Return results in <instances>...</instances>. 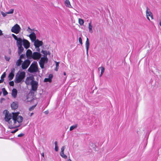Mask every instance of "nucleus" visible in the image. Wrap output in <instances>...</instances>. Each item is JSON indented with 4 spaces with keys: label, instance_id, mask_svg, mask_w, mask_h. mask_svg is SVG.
Segmentation results:
<instances>
[{
    "label": "nucleus",
    "instance_id": "obj_1",
    "mask_svg": "<svg viewBox=\"0 0 161 161\" xmlns=\"http://www.w3.org/2000/svg\"><path fill=\"white\" fill-rule=\"evenodd\" d=\"M19 112H15L13 117L12 126H11V128H14L18 127L19 124H21L23 121V118L21 115H19Z\"/></svg>",
    "mask_w": 161,
    "mask_h": 161
},
{
    "label": "nucleus",
    "instance_id": "obj_2",
    "mask_svg": "<svg viewBox=\"0 0 161 161\" xmlns=\"http://www.w3.org/2000/svg\"><path fill=\"white\" fill-rule=\"evenodd\" d=\"M25 76V73L24 71H19L16 74L14 79V82L16 83H19L23 81Z\"/></svg>",
    "mask_w": 161,
    "mask_h": 161
},
{
    "label": "nucleus",
    "instance_id": "obj_3",
    "mask_svg": "<svg viewBox=\"0 0 161 161\" xmlns=\"http://www.w3.org/2000/svg\"><path fill=\"white\" fill-rule=\"evenodd\" d=\"M14 113V112L10 113L9 111H6L5 114L4 119L6 122H8L10 128L11 127V126H12V121L11 119H13Z\"/></svg>",
    "mask_w": 161,
    "mask_h": 161
},
{
    "label": "nucleus",
    "instance_id": "obj_4",
    "mask_svg": "<svg viewBox=\"0 0 161 161\" xmlns=\"http://www.w3.org/2000/svg\"><path fill=\"white\" fill-rule=\"evenodd\" d=\"M38 68L36 65V63H32L28 69V71L30 73L36 72L37 71Z\"/></svg>",
    "mask_w": 161,
    "mask_h": 161
},
{
    "label": "nucleus",
    "instance_id": "obj_5",
    "mask_svg": "<svg viewBox=\"0 0 161 161\" xmlns=\"http://www.w3.org/2000/svg\"><path fill=\"white\" fill-rule=\"evenodd\" d=\"M20 29L19 26L18 24H16L12 27L11 31L12 32L17 34L19 32Z\"/></svg>",
    "mask_w": 161,
    "mask_h": 161
},
{
    "label": "nucleus",
    "instance_id": "obj_6",
    "mask_svg": "<svg viewBox=\"0 0 161 161\" xmlns=\"http://www.w3.org/2000/svg\"><path fill=\"white\" fill-rule=\"evenodd\" d=\"M48 58L47 57H42L41 58L39 62V64L40 67L42 69H43L44 67V64L45 63L47 62Z\"/></svg>",
    "mask_w": 161,
    "mask_h": 161
},
{
    "label": "nucleus",
    "instance_id": "obj_7",
    "mask_svg": "<svg viewBox=\"0 0 161 161\" xmlns=\"http://www.w3.org/2000/svg\"><path fill=\"white\" fill-rule=\"evenodd\" d=\"M31 62L29 60H26L24 61L22 65V68L23 69H27L30 64Z\"/></svg>",
    "mask_w": 161,
    "mask_h": 161
},
{
    "label": "nucleus",
    "instance_id": "obj_8",
    "mask_svg": "<svg viewBox=\"0 0 161 161\" xmlns=\"http://www.w3.org/2000/svg\"><path fill=\"white\" fill-rule=\"evenodd\" d=\"M31 85L32 90L36 91L37 90L38 85V83L37 81L35 80L32 81Z\"/></svg>",
    "mask_w": 161,
    "mask_h": 161
},
{
    "label": "nucleus",
    "instance_id": "obj_9",
    "mask_svg": "<svg viewBox=\"0 0 161 161\" xmlns=\"http://www.w3.org/2000/svg\"><path fill=\"white\" fill-rule=\"evenodd\" d=\"M41 56V54L40 53L35 52L33 53L32 58L34 59H39Z\"/></svg>",
    "mask_w": 161,
    "mask_h": 161
},
{
    "label": "nucleus",
    "instance_id": "obj_10",
    "mask_svg": "<svg viewBox=\"0 0 161 161\" xmlns=\"http://www.w3.org/2000/svg\"><path fill=\"white\" fill-rule=\"evenodd\" d=\"M33 77L31 76L27 77L25 80V83L27 85H31L32 81H34Z\"/></svg>",
    "mask_w": 161,
    "mask_h": 161
},
{
    "label": "nucleus",
    "instance_id": "obj_11",
    "mask_svg": "<svg viewBox=\"0 0 161 161\" xmlns=\"http://www.w3.org/2000/svg\"><path fill=\"white\" fill-rule=\"evenodd\" d=\"M43 43L42 41H40L38 39H36L34 42V45L35 47H39L42 45Z\"/></svg>",
    "mask_w": 161,
    "mask_h": 161
},
{
    "label": "nucleus",
    "instance_id": "obj_12",
    "mask_svg": "<svg viewBox=\"0 0 161 161\" xmlns=\"http://www.w3.org/2000/svg\"><path fill=\"white\" fill-rule=\"evenodd\" d=\"M23 43L24 47L26 49H28L30 46V43L27 40L23 39Z\"/></svg>",
    "mask_w": 161,
    "mask_h": 161
},
{
    "label": "nucleus",
    "instance_id": "obj_13",
    "mask_svg": "<svg viewBox=\"0 0 161 161\" xmlns=\"http://www.w3.org/2000/svg\"><path fill=\"white\" fill-rule=\"evenodd\" d=\"M28 36L30 38L31 41L32 42H34L36 40L35 32L30 34Z\"/></svg>",
    "mask_w": 161,
    "mask_h": 161
},
{
    "label": "nucleus",
    "instance_id": "obj_14",
    "mask_svg": "<svg viewBox=\"0 0 161 161\" xmlns=\"http://www.w3.org/2000/svg\"><path fill=\"white\" fill-rule=\"evenodd\" d=\"M65 148V146H63L61 147L60 155L62 158L65 159H66L67 158V156L66 155L64 154V151Z\"/></svg>",
    "mask_w": 161,
    "mask_h": 161
},
{
    "label": "nucleus",
    "instance_id": "obj_15",
    "mask_svg": "<svg viewBox=\"0 0 161 161\" xmlns=\"http://www.w3.org/2000/svg\"><path fill=\"white\" fill-rule=\"evenodd\" d=\"M89 39L87 38L85 43V45L86 50V54L87 55H88V51L89 48Z\"/></svg>",
    "mask_w": 161,
    "mask_h": 161
},
{
    "label": "nucleus",
    "instance_id": "obj_16",
    "mask_svg": "<svg viewBox=\"0 0 161 161\" xmlns=\"http://www.w3.org/2000/svg\"><path fill=\"white\" fill-rule=\"evenodd\" d=\"M146 15L147 16H150L151 17L152 19H153L152 14L150 10L148 8V7L147 8Z\"/></svg>",
    "mask_w": 161,
    "mask_h": 161
},
{
    "label": "nucleus",
    "instance_id": "obj_17",
    "mask_svg": "<svg viewBox=\"0 0 161 161\" xmlns=\"http://www.w3.org/2000/svg\"><path fill=\"white\" fill-rule=\"evenodd\" d=\"M17 94V91L16 89H13L12 90V96L14 98L16 97Z\"/></svg>",
    "mask_w": 161,
    "mask_h": 161
},
{
    "label": "nucleus",
    "instance_id": "obj_18",
    "mask_svg": "<svg viewBox=\"0 0 161 161\" xmlns=\"http://www.w3.org/2000/svg\"><path fill=\"white\" fill-rule=\"evenodd\" d=\"M17 46H22V43L23 42V40H22L21 38H19L17 40Z\"/></svg>",
    "mask_w": 161,
    "mask_h": 161
},
{
    "label": "nucleus",
    "instance_id": "obj_19",
    "mask_svg": "<svg viewBox=\"0 0 161 161\" xmlns=\"http://www.w3.org/2000/svg\"><path fill=\"white\" fill-rule=\"evenodd\" d=\"M11 107L12 108L13 110H15L18 107V105L17 103L16 102H13L11 104Z\"/></svg>",
    "mask_w": 161,
    "mask_h": 161
},
{
    "label": "nucleus",
    "instance_id": "obj_20",
    "mask_svg": "<svg viewBox=\"0 0 161 161\" xmlns=\"http://www.w3.org/2000/svg\"><path fill=\"white\" fill-rule=\"evenodd\" d=\"M26 55L27 57H32V51L30 49H28L26 51Z\"/></svg>",
    "mask_w": 161,
    "mask_h": 161
},
{
    "label": "nucleus",
    "instance_id": "obj_21",
    "mask_svg": "<svg viewBox=\"0 0 161 161\" xmlns=\"http://www.w3.org/2000/svg\"><path fill=\"white\" fill-rule=\"evenodd\" d=\"M18 47V53L19 55L23 51L24 48L22 46H17Z\"/></svg>",
    "mask_w": 161,
    "mask_h": 161
},
{
    "label": "nucleus",
    "instance_id": "obj_22",
    "mask_svg": "<svg viewBox=\"0 0 161 161\" xmlns=\"http://www.w3.org/2000/svg\"><path fill=\"white\" fill-rule=\"evenodd\" d=\"M29 33L31 34L32 33L35 32H36L37 31L36 30H35L34 29H31L29 27H28V29L26 30Z\"/></svg>",
    "mask_w": 161,
    "mask_h": 161
},
{
    "label": "nucleus",
    "instance_id": "obj_23",
    "mask_svg": "<svg viewBox=\"0 0 161 161\" xmlns=\"http://www.w3.org/2000/svg\"><path fill=\"white\" fill-rule=\"evenodd\" d=\"M65 6L69 8L71 7V6L70 4L69 1V0H66L65 1Z\"/></svg>",
    "mask_w": 161,
    "mask_h": 161
},
{
    "label": "nucleus",
    "instance_id": "obj_24",
    "mask_svg": "<svg viewBox=\"0 0 161 161\" xmlns=\"http://www.w3.org/2000/svg\"><path fill=\"white\" fill-rule=\"evenodd\" d=\"M92 28V26L91 25V21H90V22L88 24V29L89 32L91 33H92L93 32Z\"/></svg>",
    "mask_w": 161,
    "mask_h": 161
},
{
    "label": "nucleus",
    "instance_id": "obj_25",
    "mask_svg": "<svg viewBox=\"0 0 161 161\" xmlns=\"http://www.w3.org/2000/svg\"><path fill=\"white\" fill-rule=\"evenodd\" d=\"M44 54V56L45 57H47V55L49 53V51L42 50L41 52Z\"/></svg>",
    "mask_w": 161,
    "mask_h": 161
},
{
    "label": "nucleus",
    "instance_id": "obj_26",
    "mask_svg": "<svg viewBox=\"0 0 161 161\" xmlns=\"http://www.w3.org/2000/svg\"><path fill=\"white\" fill-rule=\"evenodd\" d=\"M14 76V74L12 73H10L8 75L9 80H11Z\"/></svg>",
    "mask_w": 161,
    "mask_h": 161
},
{
    "label": "nucleus",
    "instance_id": "obj_27",
    "mask_svg": "<svg viewBox=\"0 0 161 161\" xmlns=\"http://www.w3.org/2000/svg\"><path fill=\"white\" fill-rule=\"evenodd\" d=\"M22 62V61L21 60H20V59H19L18 60H17L16 62V65L17 66H20L21 65Z\"/></svg>",
    "mask_w": 161,
    "mask_h": 161
},
{
    "label": "nucleus",
    "instance_id": "obj_28",
    "mask_svg": "<svg viewBox=\"0 0 161 161\" xmlns=\"http://www.w3.org/2000/svg\"><path fill=\"white\" fill-rule=\"evenodd\" d=\"M77 127V125L75 124L74 125L71 126L69 128V130L71 131L75 128H76Z\"/></svg>",
    "mask_w": 161,
    "mask_h": 161
},
{
    "label": "nucleus",
    "instance_id": "obj_29",
    "mask_svg": "<svg viewBox=\"0 0 161 161\" xmlns=\"http://www.w3.org/2000/svg\"><path fill=\"white\" fill-rule=\"evenodd\" d=\"M100 69L101 70V74H103V73L104 71L105 68L101 66L98 68V71H99Z\"/></svg>",
    "mask_w": 161,
    "mask_h": 161
},
{
    "label": "nucleus",
    "instance_id": "obj_30",
    "mask_svg": "<svg viewBox=\"0 0 161 161\" xmlns=\"http://www.w3.org/2000/svg\"><path fill=\"white\" fill-rule=\"evenodd\" d=\"M54 144L55 145V150L56 152H57L58 149V142L57 141H55L54 142Z\"/></svg>",
    "mask_w": 161,
    "mask_h": 161
},
{
    "label": "nucleus",
    "instance_id": "obj_31",
    "mask_svg": "<svg viewBox=\"0 0 161 161\" xmlns=\"http://www.w3.org/2000/svg\"><path fill=\"white\" fill-rule=\"evenodd\" d=\"M79 23L80 24V25H83L84 22L83 19H79L78 20Z\"/></svg>",
    "mask_w": 161,
    "mask_h": 161
},
{
    "label": "nucleus",
    "instance_id": "obj_32",
    "mask_svg": "<svg viewBox=\"0 0 161 161\" xmlns=\"http://www.w3.org/2000/svg\"><path fill=\"white\" fill-rule=\"evenodd\" d=\"M2 90L3 92V95L4 96H5L8 94V93L7 92V91L5 90V88H2Z\"/></svg>",
    "mask_w": 161,
    "mask_h": 161
},
{
    "label": "nucleus",
    "instance_id": "obj_33",
    "mask_svg": "<svg viewBox=\"0 0 161 161\" xmlns=\"http://www.w3.org/2000/svg\"><path fill=\"white\" fill-rule=\"evenodd\" d=\"M44 81L45 82H51L52 81V80L49 79V78H46L44 79Z\"/></svg>",
    "mask_w": 161,
    "mask_h": 161
},
{
    "label": "nucleus",
    "instance_id": "obj_34",
    "mask_svg": "<svg viewBox=\"0 0 161 161\" xmlns=\"http://www.w3.org/2000/svg\"><path fill=\"white\" fill-rule=\"evenodd\" d=\"M34 101L36 103V104H35V106H33L31 107V108H30L29 110H33L34 109V108L35 107V106L36 105V103H37V101L35 99L34 100Z\"/></svg>",
    "mask_w": 161,
    "mask_h": 161
},
{
    "label": "nucleus",
    "instance_id": "obj_35",
    "mask_svg": "<svg viewBox=\"0 0 161 161\" xmlns=\"http://www.w3.org/2000/svg\"><path fill=\"white\" fill-rule=\"evenodd\" d=\"M14 9H10L9 11L7 12V14H13L14 12Z\"/></svg>",
    "mask_w": 161,
    "mask_h": 161
},
{
    "label": "nucleus",
    "instance_id": "obj_36",
    "mask_svg": "<svg viewBox=\"0 0 161 161\" xmlns=\"http://www.w3.org/2000/svg\"><path fill=\"white\" fill-rule=\"evenodd\" d=\"M6 73L5 72H4L3 74L2 75L1 78L2 79H4V78L6 76Z\"/></svg>",
    "mask_w": 161,
    "mask_h": 161
},
{
    "label": "nucleus",
    "instance_id": "obj_37",
    "mask_svg": "<svg viewBox=\"0 0 161 161\" xmlns=\"http://www.w3.org/2000/svg\"><path fill=\"white\" fill-rule=\"evenodd\" d=\"M12 35L13 37H14V38L15 40H17V39H18V38H17V37L14 34H12Z\"/></svg>",
    "mask_w": 161,
    "mask_h": 161
},
{
    "label": "nucleus",
    "instance_id": "obj_38",
    "mask_svg": "<svg viewBox=\"0 0 161 161\" xmlns=\"http://www.w3.org/2000/svg\"><path fill=\"white\" fill-rule=\"evenodd\" d=\"M9 85L11 86H14V82L13 81H11L9 82Z\"/></svg>",
    "mask_w": 161,
    "mask_h": 161
},
{
    "label": "nucleus",
    "instance_id": "obj_39",
    "mask_svg": "<svg viewBox=\"0 0 161 161\" xmlns=\"http://www.w3.org/2000/svg\"><path fill=\"white\" fill-rule=\"evenodd\" d=\"M79 42L80 43L81 45H82V39H81V38L80 37L79 38Z\"/></svg>",
    "mask_w": 161,
    "mask_h": 161
},
{
    "label": "nucleus",
    "instance_id": "obj_40",
    "mask_svg": "<svg viewBox=\"0 0 161 161\" xmlns=\"http://www.w3.org/2000/svg\"><path fill=\"white\" fill-rule=\"evenodd\" d=\"M5 58L7 61H9L10 58L9 57H7L6 56H5Z\"/></svg>",
    "mask_w": 161,
    "mask_h": 161
},
{
    "label": "nucleus",
    "instance_id": "obj_41",
    "mask_svg": "<svg viewBox=\"0 0 161 161\" xmlns=\"http://www.w3.org/2000/svg\"><path fill=\"white\" fill-rule=\"evenodd\" d=\"M24 135V134L23 133H20L18 135V137H22Z\"/></svg>",
    "mask_w": 161,
    "mask_h": 161
},
{
    "label": "nucleus",
    "instance_id": "obj_42",
    "mask_svg": "<svg viewBox=\"0 0 161 161\" xmlns=\"http://www.w3.org/2000/svg\"><path fill=\"white\" fill-rule=\"evenodd\" d=\"M53 77V75L52 74H50L48 76V78H49V79L51 80Z\"/></svg>",
    "mask_w": 161,
    "mask_h": 161
},
{
    "label": "nucleus",
    "instance_id": "obj_43",
    "mask_svg": "<svg viewBox=\"0 0 161 161\" xmlns=\"http://www.w3.org/2000/svg\"><path fill=\"white\" fill-rule=\"evenodd\" d=\"M24 55H23V54H22V55H20V57H19V59H20V60H21V59H22L23 58H24Z\"/></svg>",
    "mask_w": 161,
    "mask_h": 161
},
{
    "label": "nucleus",
    "instance_id": "obj_44",
    "mask_svg": "<svg viewBox=\"0 0 161 161\" xmlns=\"http://www.w3.org/2000/svg\"><path fill=\"white\" fill-rule=\"evenodd\" d=\"M18 130V129H16L15 130H14L13 131H12L11 132V133H15L16 132H17Z\"/></svg>",
    "mask_w": 161,
    "mask_h": 161
},
{
    "label": "nucleus",
    "instance_id": "obj_45",
    "mask_svg": "<svg viewBox=\"0 0 161 161\" xmlns=\"http://www.w3.org/2000/svg\"><path fill=\"white\" fill-rule=\"evenodd\" d=\"M7 13H4V12L2 13V14L3 17H5L7 15Z\"/></svg>",
    "mask_w": 161,
    "mask_h": 161
},
{
    "label": "nucleus",
    "instance_id": "obj_46",
    "mask_svg": "<svg viewBox=\"0 0 161 161\" xmlns=\"http://www.w3.org/2000/svg\"><path fill=\"white\" fill-rule=\"evenodd\" d=\"M56 63V67H58L59 66V62L55 61Z\"/></svg>",
    "mask_w": 161,
    "mask_h": 161
},
{
    "label": "nucleus",
    "instance_id": "obj_47",
    "mask_svg": "<svg viewBox=\"0 0 161 161\" xmlns=\"http://www.w3.org/2000/svg\"><path fill=\"white\" fill-rule=\"evenodd\" d=\"M15 71V69L14 68L12 70L11 72L10 73H12V74H14Z\"/></svg>",
    "mask_w": 161,
    "mask_h": 161
},
{
    "label": "nucleus",
    "instance_id": "obj_48",
    "mask_svg": "<svg viewBox=\"0 0 161 161\" xmlns=\"http://www.w3.org/2000/svg\"><path fill=\"white\" fill-rule=\"evenodd\" d=\"M36 51L38 52H39L40 51V49L39 47H36Z\"/></svg>",
    "mask_w": 161,
    "mask_h": 161
},
{
    "label": "nucleus",
    "instance_id": "obj_49",
    "mask_svg": "<svg viewBox=\"0 0 161 161\" xmlns=\"http://www.w3.org/2000/svg\"><path fill=\"white\" fill-rule=\"evenodd\" d=\"M3 35V33L2 32V31L0 30V36H2Z\"/></svg>",
    "mask_w": 161,
    "mask_h": 161
},
{
    "label": "nucleus",
    "instance_id": "obj_50",
    "mask_svg": "<svg viewBox=\"0 0 161 161\" xmlns=\"http://www.w3.org/2000/svg\"><path fill=\"white\" fill-rule=\"evenodd\" d=\"M33 114V113H31L30 114H28V115H29V116L31 117Z\"/></svg>",
    "mask_w": 161,
    "mask_h": 161
},
{
    "label": "nucleus",
    "instance_id": "obj_51",
    "mask_svg": "<svg viewBox=\"0 0 161 161\" xmlns=\"http://www.w3.org/2000/svg\"><path fill=\"white\" fill-rule=\"evenodd\" d=\"M4 80V79H1L0 80V83H2L3 80Z\"/></svg>",
    "mask_w": 161,
    "mask_h": 161
},
{
    "label": "nucleus",
    "instance_id": "obj_52",
    "mask_svg": "<svg viewBox=\"0 0 161 161\" xmlns=\"http://www.w3.org/2000/svg\"><path fill=\"white\" fill-rule=\"evenodd\" d=\"M58 67H56V68L55 69V70L56 71H57L58 70Z\"/></svg>",
    "mask_w": 161,
    "mask_h": 161
},
{
    "label": "nucleus",
    "instance_id": "obj_53",
    "mask_svg": "<svg viewBox=\"0 0 161 161\" xmlns=\"http://www.w3.org/2000/svg\"><path fill=\"white\" fill-rule=\"evenodd\" d=\"M48 111H44V113L45 114H48Z\"/></svg>",
    "mask_w": 161,
    "mask_h": 161
},
{
    "label": "nucleus",
    "instance_id": "obj_54",
    "mask_svg": "<svg viewBox=\"0 0 161 161\" xmlns=\"http://www.w3.org/2000/svg\"><path fill=\"white\" fill-rule=\"evenodd\" d=\"M42 156L43 157H44V153H42Z\"/></svg>",
    "mask_w": 161,
    "mask_h": 161
},
{
    "label": "nucleus",
    "instance_id": "obj_55",
    "mask_svg": "<svg viewBox=\"0 0 161 161\" xmlns=\"http://www.w3.org/2000/svg\"><path fill=\"white\" fill-rule=\"evenodd\" d=\"M64 75H66V73H65V72H64Z\"/></svg>",
    "mask_w": 161,
    "mask_h": 161
},
{
    "label": "nucleus",
    "instance_id": "obj_56",
    "mask_svg": "<svg viewBox=\"0 0 161 161\" xmlns=\"http://www.w3.org/2000/svg\"><path fill=\"white\" fill-rule=\"evenodd\" d=\"M103 75V74H101H101L100 75V77H101Z\"/></svg>",
    "mask_w": 161,
    "mask_h": 161
},
{
    "label": "nucleus",
    "instance_id": "obj_57",
    "mask_svg": "<svg viewBox=\"0 0 161 161\" xmlns=\"http://www.w3.org/2000/svg\"><path fill=\"white\" fill-rule=\"evenodd\" d=\"M159 25L161 27V21H160L159 22Z\"/></svg>",
    "mask_w": 161,
    "mask_h": 161
},
{
    "label": "nucleus",
    "instance_id": "obj_58",
    "mask_svg": "<svg viewBox=\"0 0 161 161\" xmlns=\"http://www.w3.org/2000/svg\"><path fill=\"white\" fill-rule=\"evenodd\" d=\"M147 19L149 20H150V19H149V18L148 17V16H147Z\"/></svg>",
    "mask_w": 161,
    "mask_h": 161
},
{
    "label": "nucleus",
    "instance_id": "obj_59",
    "mask_svg": "<svg viewBox=\"0 0 161 161\" xmlns=\"http://www.w3.org/2000/svg\"><path fill=\"white\" fill-rule=\"evenodd\" d=\"M68 161H72L71 160V159H69L68 160Z\"/></svg>",
    "mask_w": 161,
    "mask_h": 161
},
{
    "label": "nucleus",
    "instance_id": "obj_60",
    "mask_svg": "<svg viewBox=\"0 0 161 161\" xmlns=\"http://www.w3.org/2000/svg\"><path fill=\"white\" fill-rule=\"evenodd\" d=\"M1 93H2V92H0V95H1Z\"/></svg>",
    "mask_w": 161,
    "mask_h": 161
},
{
    "label": "nucleus",
    "instance_id": "obj_61",
    "mask_svg": "<svg viewBox=\"0 0 161 161\" xmlns=\"http://www.w3.org/2000/svg\"><path fill=\"white\" fill-rule=\"evenodd\" d=\"M50 53L49 52V53H48V55H50Z\"/></svg>",
    "mask_w": 161,
    "mask_h": 161
},
{
    "label": "nucleus",
    "instance_id": "obj_62",
    "mask_svg": "<svg viewBox=\"0 0 161 161\" xmlns=\"http://www.w3.org/2000/svg\"><path fill=\"white\" fill-rule=\"evenodd\" d=\"M4 111H7V110H5Z\"/></svg>",
    "mask_w": 161,
    "mask_h": 161
}]
</instances>
